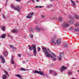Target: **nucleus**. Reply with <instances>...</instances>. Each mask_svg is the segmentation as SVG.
I'll list each match as a JSON object with an SVG mask.
<instances>
[{
	"instance_id": "nucleus-5",
	"label": "nucleus",
	"mask_w": 79,
	"mask_h": 79,
	"mask_svg": "<svg viewBox=\"0 0 79 79\" xmlns=\"http://www.w3.org/2000/svg\"><path fill=\"white\" fill-rule=\"evenodd\" d=\"M32 47L33 48V54H34V56H36V54H37V51H36V48L34 45H32Z\"/></svg>"
},
{
	"instance_id": "nucleus-1",
	"label": "nucleus",
	"mask_w": 79,
	"mask_h": 79,
	"mask_svg": "<svg viewBox=\"0 0 79 79\" xmlns=\"http://www.w3.org/2000/svg\"><path fill=\"white\" fill-rule=\"evenodd\" d=\"M42 49L46 57H50L54 61H56V58H55L51 55V51H50V49H47L45 47H43Z\"/></svg>"
},
{
	"instance_id": "nucleus-57",
	"label": "nucleus",
	"mask_w": 79,
	"mask_h": 79,
	"mask_svg": "<svg viewBox=\"0 0 79 79\" xmlns=\"http://www.w3.org/2000/svg\"><path fill=\"white\" fill-rule=\"evenodd\" d=\"M1 12V9H0V12Z\"/></svg>"
},
{
	"instance_id": "nucleus-63",
	"label": "nucleus",
	"mask_w": 79,
	"mask_h": 79,
	"mask_svg": "<svg viewBox=\"0 0 79 79\" xmlns=\"http://www.w3.org/2000/svg\"><path fill=\"white\" fill-rule=\"evenodd\" d=\"M10 12H11V11H10Z\"/></svg>"
},
{
	"instance_id": "nucleus-20",
	"label": "nucleus",
	"mask_w": 79,
	"mask_h": 79,
	"mask_svg": "<svg viewBox=\"0 0 79 79\" xmlns=\"http://www.w3.org/2000/svg\"><path fill=\"white\" fill-rule=\"evenodd\" d=\"M43 8V6H35V8Z\"/></svg>"
},
{
	"instance_id": "nucleus-34",
	"label": "nucleus",
	"mask_w": 79,
	"mask_h": 79,
	"mask_svg": "<svg viewBox=\"0 0 79 79\" xmlns=\"http://www.w3.org/2000/svg\"><path fill=\"white\" fill-rule=\"evenodd\" d=\"M30 37L31 39H32L33 38V35L32 34H31Z\"/></svg>"
},
{
	"instance_id": "nucleus-27",
	"label": "nucleus",
	"mask_w": 79,
	"mask_h": 79,
	"mask_svg": "<svg viewBox=\"0 0 79 79\" xmlns=\"http://www.w3.org/2000/svg\"><path fill=\"white\" fill-rule=\"evenodd\" d=\"M68 72L69 75H71L73 74V72H72V71L70 70L68 71Z\"/></svg>"
},
{
	"instance_id": "nucleus-32",
	"label": "nucleus",
	"mask_w": 79,
	"mask_h": 79,
	"mask_svg": "<svg viewBox=\"0 0 79 79\" xmlns=\"http://www.w3.org/2000/svg\"><path fill=\"white\" fill-rule=\"evenodd\" d=\"M74 29V28L73 27H71L70 29H69V30H70V31H73Z\"/></svg>"
},
{
	"instance_id": "nucleus-53",
	"label": "nucleus",
	"mask_w": 79,
	"mask_h": 79,
	"mask_svg": "<svg viewBox=\"0 0 79 79\" xmlns=\"http://www.w3.org/2000/svg\"><path fill=\"white\" fill-rule=\"evenodd\" d=\"M28 47H29V48L30 47H31V46H30V45H28Z\"/></svg>"
},
{
	"instance_id": "nucleus-29",
	"label": "nucleus",
	"mask_w": 79,
	"mask_h": 79,
	"mask_svg": "<svg viewBox=\"0 0 79 79\" xmlns=\"http://www.w3.org/2000/svg\"><path fill=\"white\" fill-rule=\"evenodd\" d=\"M33 48H33V47L32 46L30 47L29 48V50L31 51L32 50H33Z\"/></svg>"
},
{
	"instance_id": "nucleus-19",
	"label": "nucleus",
	"mask_w": 79,
	"mask_h": 79,
	"mask_svg": "<svg viewBox=\"0 0 79 79\" xmlns=\"http://www.w3.org/2000/svg\"><path fill=\"white\" fill-rule=\"evenodd\" d=\"M58 20L59 22H62V21H63V18L61 17H60L59 18Z\"/></svg>"
},
{
	"instance_id": "nucleus-42",
	"label": "nucleus",
	"mask_w": 79,
	"mask_h": 79,
	"mask_svg": "<svg viewBox=\"0 0 79 79\" xmlns=\"http://www.w3.org/2000/svg\"><path fill=\"white\" fill-rule=\"evenodd\" d=\"M45 17V16L44 15H41V18H44Z\"/></svg>"
},
{
	"instance_id": "nucleus-21",
	"label": "nucleus",
	"mask_w": 79,
	"mask_h": 79,
	"mask_svg": "<svg viewBox=\"0 0 79 79\" xmlns=\"http://www.w3.org/2000/svg\"><path fill=\"white\" fill-rule=\"evenodd\" d=\"M21 69L22 71H29V69H26L24 68H23L22 67L21 68Z\"/></svg>"
},
{
	"instance_id": "nucleus-18",
	"label": "nucleus",
	"mask_w": 79,
	"mask_h": 79,
	"mask_svg": "<svg viewBox=\"0 0 79 79\" xmlns=\"http://www.w3.org/2000/svg\"><path fill=\"white\" fill-rule=\"evenodd\" d=\"M11 31L12 33H17V32H18V31L17 30L14 29L12 30Z\"/></svg>"
},
{
	"instance_id": "nucleus-30",
	"label": "nucleus",
	"mask_w": 79,
	"mask_h": 79,
	"mask_svg": "<svg viewBox=\"0 0 79 79\" xmlns=\"http://www.w3.org/2000/svg\"><path fill=\"white\" fill-rule=\"evenodd\" d=\"M52 6H52V4H49V6H47V8H51V7H52Z\"/></svg>"
},
{
	"instance_id": "nucleus-54",
	"label": "nucleus",
	"mask_w": 79,
	"mask_h": 79,
	"mask_svg": "<svg viewBox=\"0 0 79 79\" xmlns=\"http://www.w3.org/2000/svg\"><path fill=\"white\" fill-rule=\"evenodd\" d=\"M8 1V0H6V2H7Z\"/></svg>"
},
{
	"instance_id": "nucleus-52",
	"label": "nucleus",
	"mask_w": 79,
	"mask_h": 79,
	"mask_svg": "<svg viewBox=\"0 0 79 79\" xmlns=\"http://www.w3.org/2000/svg\"><path fill=\"white\" fill-rule=\"evenodd\" d=\"M52 1H54V0H50V2H52Z\"/></svg>"
},
{
	"instance_id": "nucleus-28",
	"label": "nucleus",
	"mask_w": 79,
	"mask_h": 79,
	"mask_svg": "<svg viewBox=\"0 0 79 79\" xmlns=\"http://www.w3.org/2000/svg\"><path fill=\"white\" fill-rule=\"evenodd\" d=\"M75 17L76 18V19H79V16L77 15H75Z\"/></svg>"
},
{
	"instance_id": "nucleus-17",
	"label": "nucleus",
	"mask_w": 79,
	"mask_h": 79,
	"mask_svg": "<svg viewBox=\"0 0 79 79\" xmlns=\"http://www.w3.org/2000/svg\"><path fill=\"white\" fill-rule=\"evenodd\" d=\"M70 0L71 2L72 5L73 6V7L75 8V7H76V4H75V3L74 2H73V1L72 0Z\"/></svg>"
},
{
	"instance_id": "nucleus-31",
	"label": "nucleus",
	"mask_w": 79,
	"mask_h": 79,
	"mask_svg": "<svg viewBox=\"0 0 79 79\" xmlns=\"http://www.w3.org/2000/svg\"><path fill=\"white\" fill-rule=\"evenodd\" d=\"M4 73H6V75H7V76H9V74H8V73L6 71H5Z\"/></svg>"
},
{
	"instance_id": "nucleus-36",
	"label": "nucleus",
	"mask_w": 79,
	"mask_h": 79,
	"mask_svg": "<svg viewBox=\"0 0 79 79\" xmlns=\"http://www.w3.org/2000/svg\"><path fill=\"white\" fill-rule=\"evenodd\" d=\"M38 52H40V48H38Z\"/></svg>"
},
{
	"instance_id": "nucleus-26",
	"label": "nucleus",
	"mask_w": 79,
	"mask_h": 79,
	"mask_svg": "<svg viewBox=\"0 0 79 79\" xmlns=\"http://www.w3.org/2000/svg\"><path fill=\"white\" fill-rule=\"evenodd\" d=\"M29 31H30L31 32H33L34 31V30L33 29L30 28L29 29Z\"/></svg>"
},
{
	"instance_id": "nucleus-13",
	"label": "nucleus",
	"mask_w": 79,
	"mask_h": 79,
	"mask_svg": "<svg viewBox=\"0 0 79 79\" xmlns=\"http://www.w3.org/2000/svg\"><path fill=\"white\" fill-rule=\"evenodd\" d=\"M15 76H16V77H18L20 79H22V76H21V75L19 74H17L15 75Z\"/></svg>"
},
{
	"instance_id": "nucleus-60",
	"label": "nucleus",
	"mask_w": 79,
	"mask_h": 79,
	"mask_svg": "<svg viewBox=\"0 0 79 79\" xmlns=\"http://www.w3.org/2000/svg\"><path fill=\"white\" fill-rule=\"evenodd\" d=\"M78 72H79V70H78Z\"/></svg>"
},
{
	"instance_id": "nucleus-41",
	"label": "nucleus",
	"mask_w": 79,
	"mask_h": 79,
	"mask_svg": "<svg viewBox=\"0 0 79 79\" xmlns=\"http://www.w3.org/2000/svg\"><path fill=\"white\" fill-rule=\"evenodd\" d=\"M54 76H57V73H54Z\"/></svg>"
},
{
	"instance_id": "nucleus-16",
	"label": "nucleus",
	"mask_w": 79,
	"mask_h": 79,
	"mask_svg": "<svg viewBox=\"0 0 79 79\" xmlns=\"http://www.w3.org/2000/svg\"><path fill=\"white\" fill-rule=\"evenodd\" d=\"M67 22L68 23H70V24H74V21H73V20L70 21H68Z\"/></svg>"
},
{
	"instance_id": "nucleus-39",
	"label": "nucleus",
	"mask_w": 79,
	"mask_h": 79,
	"mask_svg": "<svg viewBox=\"0 0 79 79\" xmlns=\"http://www.w3.org/2000/svg\"><path fill=\"white\" fill-rule=\"evenodd\" d=\"M69 18L70 19H74V17H72V16H70Z\"/></svg>"
},
{
	"instance_id": "nucleus-8",
	"label": "nucleus",
	"mask_w": 79,
	"mask_h": 79,
	"mask_svg": "<svg viewBox=\"0 0 79 79\" xmlns=\"http://www.w3.org/2000/svg\"><path fill=\"white\" fill-rule=\"evenodd\" d=\"M70 25L69 24L66 23H64L62 24V26L63 27H69Z\"/></svg>"
},
{
	"instance_id": "nucleus-49",
	"label": "nucleus",
	"mask_w": 79,
	"mask_h": 79,
	"mask_svg": "<svg viewBox=\"0 0 79 79\" xmlns=\"http://www.w3.org/2000/svg\"><path fill=\"white\" fill-rule=\"evenodd\" d=\"M14 67L15 68H16V64L14 65Z\"/></svg>"
},
{
	"instance_id": "nucleus-35",
	"label": "nucleus",
	"mask_w": 79,
	"mask_h": 79,
	"mask_svg": "<svg viewBox=\"0 0 79 79\" xmlns=\"http://www.w3.org/2000/svg\"><path fill=\"white\" fill-rule=\"evenodd\" d=\"M51 53L53 57H56V55H55V54L53 53Z\"/></svg>"
},
{
	"instance_id": "nucleus-9",
	"label": "nucleus",
	"mask_w": 79,
	"mask_h": 79,
	"mask_svg": "<svg viewBox=\"0 0 79 79\" xmlns=\"http://www.w3.org/2000/svg\"><path fill=\"white\" fill-rule=\"evenodd\" d=\"M67 67H64V66H62L60 68V70L61 71H63L64 70H65L66 69H67Z\"/></svg>"
},
{
	"instance_id": "nucleus-50",
	"label": "nucleus",
	"mask_w": 79,
	"mask_h": 79,
	"mask_svg": "<svg viewBox=\"0 0 79 79\" xmlns=\"http://www.w3.org/2000/svg\"><path fill=\"white\" fill-rule=\"evenodd\" d=\"M35 0L37 2H39V0Z\"/></svg>"
},
{
	"instance_id": "nucleus-7",
	"label": "nucleus",
	"mask_w": 79,
	"mask_h": 79,
	"mask_svg": "<svg viewBox=\"0 0 79 79\" xmlns=\"http://www.w3.org/2000/svg\"><path fill=\"white\" fill-rule=\"evenodd\" d=\"M34 14V12H32L31 13H30L28 15V16H26L27 18H28V19H30V18H32V15H33Z\"/></svg>"
},
{
	"instance_id": "nucleus-24",
	"label": "nucleus",
	"mask_w": 79,
	"mask_h": 79,
	"mask_svg": "<svg viewBox=\"0 0 79 79\" xmlns=\"http://www.w3.org/2000/svg\"><path fill=\"white\" fill-rule=\"evenodd\" d=\"M68 46H69V45H67L66 44H64V47L65 48H68Z\"/></svg>"
},
{
	"instance_id": "nucleus-11",
	"label": "nucleus",
	"mask_w": 79,
	"mask_h": 79,
	"mask_svg": "<svg viewBox=\"0 0 79 79\" xmlns=\"http://www.w3.org/2000/svg\"><path fill=\"white\" fill-rule=\"evenodd\" d=\"M56 42L57 45H60L61 44V39H57L56 40Z\"/></svg>"
},
{
	"instance_id": "nucleus-43",
	"label": "nucleus",
	"mask_w": 79,
	"mask_h": 79,
	"mask_svg": "<svg viewBox=\"0 0 79 79\" xmlns=\"http://www.w3.org/2000/svg\"><path fill=\"white\" fill-rule=\"evenodd\" d=\"M9 37H11V39H12L13 38V37H12V35H10L9 36Z\"/></svg>"
},
{
	"instance_id": "nucleus-22",
	"label": "nucleus",
	"mask_w": 79,
	"mask_h": 79,
	"mask_svg": "<svg viewBox=\"0 0 79 79\" xmlns=\"http://www.w3.org/2000/svg\"><path fill=\"white\" fill-rule=\"evenodd\" d=\"M35 29L37 31H38L39 32H40V28H39L38 27H36Z\"/></svg>"
},
{
	"instance_id": "nucleus-3",
	"label": "nucleus",
	"mask_w": 79,
	"mask_h": 79,
	"mask_svg": "<svg viewBox=\"0 0 79 79\" xmlns=\"http://www.w3.org/2000/svg\"><path fill=\"white\" fill-rule=\"evenodd\" d=\"M55 39H56V35H54L53 38H52L51 40L52 44L54 45H56V43H55Z\"/></svg>"
},
{
	"instance_id": "nucleus-55",
	"label": "nucleus",
	"mask_w": 79,
	"mask_h": 79,
	"mask_svg": "<svg viewBox=\"0 0 79 79\" xmlns=\"http://www.w3.org/2000/svg\"><path fill=\"white\" fill-rule=\"evenodd\" d=\"M77 3H78V1H77Z\"/></svg>"
},
{
	"instance_id": "nucleus-40",
	"label": "nucleus",
	"mask_w": 79,
	"mask_h": 79,
	"mask_svg": "<svg viewBox=\"0 0 79 79\" xmlns=\"http://www.w3.org/2000/svg\"><path fill=\"white\" fill-rule=\"evenodd\" d=\"M2 15L3 18H4V19H5V18H6V17H5V15H4L3 14Z\"/></svg>"
},
{
	"instance_id": "nucleus-62",
	"label": "nucleus",
	"mask_w": 79,
	"mask_h": 79,
	"mask_svg": "<svg viewBox=\"0 0 79 79\" xmlns=\"http://www.w3.org/2000/svg\"><path fill=\"white\" fill-rule=\"evenodd\" d=\"M0 67H1V65H0Z\"/></svg>"
},
{
	"instance_id": "nucleus-25",
	"label": "nucleus",
	"mask_w": 79,
	"mask_h": 79,
	"mask_svg": "<svg viewBox=\"0 0 79 79\" xmlns=\"http://www.w3.org/2000/svg\"><path fill=\"white\" fill-rule=\"evenodd\" d=\"M8 52H7V51H6V52H5L4 53V56H8Z\"/></svg>"
},
{
	"instance_id": "nucleus-59",
	"label": "nucleus",
	"mask_w": 79,
	"mask_h": 79,
	"mask_svg": "<svg viewBox=\"0 0 79 79\" xmlns=\"http://www.w3.org/2000/svg\"><path fill=\"white\" fill-rule=\"evenodd\" d=\"M77 35H79V34H77Z\"/></svg>"
},
{
	"instance_id": "nucleus-6",
	"label": "nucleus",
	"mask_w": 79,
	"mask_h": 79,
	"mask_svg": "<svg viewBox=\"0 0 79 79\" xmlns=\"http://www.w3.org/2000/svg\"><path fill=\"white\" fill-rule=\"evenodd\" d=\"M64 56V53L61 52L60 53L59 56H58V59L59 61H61L62 59V57Z\"/></svg>"
},
{
	"instance_id": "nucleus-56",
	"label": "nucleus",
	"mask_w": 79,
	"mask_h": 79,
	"mask_svg": "<svg viewBox=\"0 0 79 79\" xmlns=\"http://www.w3.org/2000/svg\"><path fill=\"white\" fill-rule=\"evenodd\" d=\"M72 79H76V78H73Z\"/></svg>"
},
{
	"instance_id": "nucleus-44",
	"label": "nucleus",
	"mask_w": 79,
	"mask_h": 79,
	"mask_svg": "<svg viewBox=\"0 0 79 79\" xmlns=\"http://www.w3.org/2000/svg\"><path fill=\"white\" fill-rule=\"evenodd\" d=\"M21 0H16L17 2H20Z\"/></svg>"
},
{
	"instance_id": "nucleus-4",
	"label": "nucleus",
	"mask_w": 79,
	"mask_h": 79,
	"mask_svg": "<svg viewBox=\"0 0 79 79\" xmlns=\"http://www.w3.org/2000/svg\"><path fill=\"white\" fill-rule=\"evenodd\" d=\"M34 73L35 74V73H37V74H39L40 75H41V76H45L44 75V74L43 73V72L41 71H38L37 70H35L34 71Z\"/></svg>"
},
{
	"instance_id": "nucleus-51",
	"label": "nucleus",
	"mask_w": 79,
	"mask_h": 79,
	"mask_svg": "<svg viewBox=\"0 0 79 79\" xmlns=\"http://www.w3.org/2000/svg\"><path fill=\"white\" fill-rule=\"evenodd\" d=\"M10 35L9 34H8V36L9 37L10 36Z\"/></svg>"
},
{
	"instance_id": "nucleus-10",
	"label": "nucleus",
	"mask_w": 79,
	"mask_h": 79,
	"mask_svg": "<svg viewBox=\"0 0 79 79\" xmlns=\"http://www.w3.org/2000/svg\"><path fill=\"white\" fill-rule=\"evenodd\" d=\"M9 47H10L11 48H12V51L13 52H15V51L14 50H16V48L14 46H13L12 45H10Z\"/></svg>"
},
{
	"instance_id": "nucleus-45",
	"label": "nucleus",
	"mask_w": 79,
	"mask_h": 79,
	"mask_svg": "<svg viewBox=\"0 0 79 79\" xmlns=\"http://www.w3.org/2000/svg\"><path fill=\"white\" fill-rule=\"evenodd\" d=\"M46 77H48V75L47 74H46Z\"/></svg>"
},
{
	"instance_id": "nucleus-38",
	"label": "nucleus",
	"mask_w": 79,
	"mask_h": 79,
	"mask_svg": "<svg viewBox=\"0 0 79 79\" xmlns=\"http://www.w3.org/2000/svg\"><path fill=\"white\" fill-rule=\"evenodd\" d=\"M75 31H79V29L76 28L75 29Z\"/></svg>"
},
{
	"instance_id": "nucleus-37",
	"label": "nucleus",
	"mask_w": 79,
	"mask_h": 79,
	"mask_svg": "<svg viewBox=\"0 0 79 79\" xmlns=\"http://www.w3.org/2000/svg\"><path fill=\"white\" fill-rule=\"evenodd\" d=\"M53 73V71L51 70H49V73Z\"/></svg>"
},
{
	"instance_id": "nucleus-14",
	"label": "nucleus",
	"mask_w": 79,
	"mask_h": 79,
	"mask_svg": "<svg viewBox=\"0 0 79 79\" xmlns=\"http://www.w3.org/2000/svg\"><path fill=\"white\" fill-rule=\"evenodd\" d=\"M0 58H1V60H2V63H5V60H4V58H3V57L1 56H0Z\"/></svg>"
},
{
	"instance_id": "nucleus-23",
	"label": "nucleus",
	"mask_w": 79,
	"mask_h": 79,
	"mask_svg": "<svg viewBox=\"0 0 79 79\" xmlns=\"http://www.w3.org/2000/svg\"><path fill=\"white\" fill-rule=\"evenodd\" d=\"M1 27H2V30L3 31H5V27L3 26H1Z\"/></svg>"
},
{
	"instance_id": "nucleus-2",
	"label": "nucleus",
	"mask_w": 79,
	"mask_h": 79,
	"mask_svg": "<svg viewBox=\"0 0 79 79\" xmlns=\"http://www.w3.org/2000/svg\"><path fill=\"white\" fill-rule=\"evenodd\" d=\"M11 7L12 8H14L15 10H17L18 12L20 13V12L21 11V8H20L19 6H17L16 7L15 6H14L13 5H11Z\"/></svg>"
},
{
	"instance_id": "nucleus-48",
	"label": "nucleus",
	"mask_w": 79,
	"mask_h": 79,
	"mask_svg": "<svg viewBox=\"0 0 79 79\" xmlns=\"http://www.w3.org/2000/svg\"><path fill=\"white\" fill-rule=\"evenodd\" d=\"M23 64H25V63H26V62H24V61H23Z\"/></svg>"
},
{
	"instance_id": "nucleus-15",
	"label": "nucleus",
	"mask_w": 79,
	"mask_h": 79,
	"mask_svg": "<svg viewBox=\"0 0 79 79\" xmlns=\"http://www.w3.org/2000/svg\"><path fill=\"white\" fill-rule=\"evenodd\" d=\"M1 37L2 39H5V37H6V34H2Z\"/></svg>"
},
{
	"instance_id": "nucleus-58",
	"label": "nucleus",
	"mask_w": 79,
	"mask_h": 79,
	"mask_svg": "<svg viewBox=\"0 0 79 79\" xmlns=\"http://www.w3.org/2000/svg\"><path fill=\"white\" fill-rule=\"evenodd\" d=\"M26 61H27H27H28V60H27Z\"/></svg>"
},
{
	"instance_id": "nucleus-46",
	"label": "nucleus",
	"mask_w": 79,
	"mask_h": 79,
	"mask_svg": "<svg viewBox=\"0 0 79 79\" xmlns=\"http://www.w3.org/2000/svg\"><path fill=\"white\" fill-rule=\"evenodd\" d=\"M19 56V57H21V55L20 54H19L18 55Z\"/></svg>"
},
{
	"instance_id": "nucleus-33",
	"label": "nucleus",
	"mask_w": 79,
	"mask_h": 79,
	"mask_svg": "<svg viewBox=\"0 0 79 79\" xmlns=\"http://www.w3.org/2000/svg\"><path fill=\"white\" fill-rule=\"evenodd\" d=\"M75 27H78V26H79V23L76 24H75Z\"/></svg>"
},
{
	"instance_id": "nucleus-61",
	"label": "nucleus",
	"mask_w": 79,
	"mask_h": 79,
	"mask_svg": "<svg viewBox=\"0 0 79 79\" xmlns=\"http://www.w3.org/2000/svg\"><path fill=\"white\" fill-rule=\"evenodd\" d=\"M0 38H1V36H0Z\"/></svg>"
},
{
	"instance_id": "nucleus-12",
	"label": "nucleus",
	"mask_w": 79,
	"mask_h": 79,
	"mask_svg": "<svg viewBox=\"0 0 79 79\" xmlns=\"http://www.w3.org/2000/svg\"><path fill=\"white\" fill-rule=\"evenodd\" d=\"M14 59V57H13V56H11V61L12 64H15V61L13 60V59Z\"/></svg>"
},
{
	"instance_id": "nucleus-47",
	"label": "nucleus",
	"mask_w": 79,
	"mask_h": 79,
	"mask_svg": "<svg viewBox=\"0 0 79 79\" xmlns=\"http://www.w3.org/2000/svg\"><path fill=\"white\" fill-rule=\"evenodd\" d=\"M33 2V3H34V0H31Z\"/></svg>"
}]
</instances>
